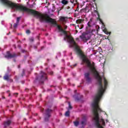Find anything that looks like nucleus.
I'll use <instances>...</instances> for the list:
<instances>
[{
	"mask_svg": "<svg viewBox=\"0 0 128 128\" xmlns=\"http://www.w3.org/2000/svg\"><path fill=\"white\" fill-rule=\"evenodd\" d=\"M36 80L42 84L44 80H48V74L43 71H41L38 76L36 77Z\"/></svg>",
	"mask_w": 128,
	"mask_h": 128,
	"instance_id": "1",
	"label": "nucleus"
},
{
	"mask_svg": "<svg viewBox=\"0 0 128 128\" xmlns=\"http://www.w3.org/2000/svg\"><path fill=\"white\" fill-rule=\"evenodd\" d=\"M20 53L18 52L17 54L16 52H13L12 54L10 53V52L7 51L6 54L4 56V58H16L18 56H20Z\"/></svg>",
	"mask_w": 128,
	"mask_h": 128,
	"instance_id": "2",
	"label": "nucleus"
},
{
	"mask_svg": "<svg viewBox=\"0 0 128 128\" xmlns=\"http://www.w3.org/2000/svg\"><path fill=\"white\" fill-rule=\"evenodd\" d=\"M52 112V110L48 108L46 110L44 122H48L50 118V114Z\"/></svg>",
	"mask_w": 128,
	"mask_h": 128,
	"instance_id": "3",
	"label": "nucleus"
},
{
	"mask_svg": "<svg viewBox=\"0 0 128 128\" xmlns=\"http://www.w3.org/2000/svg\"><path fill=\"white\" fill-rule=\"evenodd\" d=\"M90 74L89 72H86L84 74V76L88 82H90L92 80V78H90Z\"/></svg>",
	"mask_w": 128,
	"mask_h": 128,
	"instance_id": "4",
	"label": "nucleus"
},
{
	"mask_svg": "<svg viewBox=\"0 0 128 128\" xmlns=\"http://www.w3.org/2000/svg\"><path fill=\"white\" fill-rule=\"evenodd\" d=\"M12 124V121L10 120L4 122V128H7V126H9Z\"/></svg>",
	"mask_w": 128,
	"mask_h": 128,
	"instance_id": "5",
	"label": "nucleus"
},
{
	"mask_svg": "<svg viewBox=\"0 0 128 128\" xmlns=\"http://www.w3.org/2000/svg\"><path fill=\"white\" fill-rule=\"evenodd\" d=\"M3 78L4 80L8 82V80L10 79V76H8V74H6L5 76H4Z\"/></svg>",
	"mask_w": 128,
	"mask_h": 128,
	"instance_id": "6",
	"label": "nucleus"
},
{
	"mask_svg": "<svg viewBox=\"0 0 128 128\" xmlns=\"http://www.w3.org/2000/svg\"><path fill=\"white\" fill-rule=\"evenodd\" d=\"M80 38H81V40H86V34H82L80 36Z\"/></svg>",
	"mask_w": 128,
	"mask_h": 128,
	"instance_id": "7",
	"label": "nucleus"
},
{
	"mask_svg": "<svg viewBox=\"0 0 128 128\" xmlns=\"http://www.w3.org/2000/svg\"><path fill=\"white\" fill-rule=\"evenodd\" d=\"M61 3L64 4V6H66L68 4V1L66 0H62Z\"/></svg>",
	"mask_w": 128,
	"mask_h": 128,
	"instance_id": "8",
	"label": "nucleus"
},
{
	"mask_svg": "<svg viewBox=\"0 0 128 128\" xmlns=\"http://www.w3.org/2000/svg\"><path fill=\"white\" fill-rule=\"evenodd\" d=\"M103 32H104V34H110V32H108V30H106V28H104V30H103Z\"/></svg>",
	"mask_w": 128,
	"mask_h": 128,
	"instance_id": "9",
	"label": "nucleus"
},
{
	"mask_svg": "<svg viewBox=\"0 0 128 128\" xmlns=\"http://www.w3.org/2000/svg\"><path fill=\"white\" fill-rule=\"evenodd\" d=\"M84 22V20L82 19H78L76 20V24H82Z\"/></svg>",
	"mask_w": 128,
	"mask_h": 128,
	"instance_id": "10",
	"label": "nucleus"
},
{
	"mask_svg": "<svg viewBox=\"0 0 128 128\" xmlns=\"http://www.w3.org/2000/svg\"><path fill=\"white\" fill-rule=\"evenodd\" d=\"M86 120H82L81 122V124H82V126H86Z\"/></svg>",
	"mask_w": 128,
	"mask_h": 128,
	"instance_id": "11",
	"label": "nucleus"
},
{
	"mask_svg": "<svg viewBox=\"0 0 128 128\" xmlns=\"http://www.w3.org/2000/svg\"><path fill=\"white\" fill-rule=\"evenodd\" d=\"M74 124L75 126H78L80 124V122L78 121H75L74 122Z\"/></svg>",
	"mask_w": 128,
	"mask_h": 128,
	"instance_id": "12",
	"label": "nucleus"
},
{
	"mask_svg": "<svg viewBox=\"0 0 128 128\" xmlns=\"http://www.w3.org/2000/svg\"><path fill=\"white\" fill-rule=\"evenodd\" d=\"M60 20L61 22H64L66 20V18L64 17V16H60Z\"/></svg>",
	"mask_w": 128,
	"mask_h": 128,
	"instance_id": "13",
	"label": "nucleus"
},
{
	"mask_svg": "<svg viewBox=\"0 0 128 128\" xmlns=\"http://www.w3.org/2000/svg\"><path fill=\"white\" fill-rule=\"evenodd\" d=\"M98 14V20L102 24H104V22H102V20L100 18V14Z\"/></svg>",
	"mask_w": 128,
	"mask_h": 128,
	"instance_id": "14",
	"label": "nucleus"
},
{
	"mask_svg": "<svg viewBox=\"0 0 128 128\" xmlns=\"http://www.w3.org/2000/svg\"><path fill=\"white\" fill-rule=\"evenodd\" d=\"M100 122L102 124V126H106V122H104V119H101Z\"/></svg>",
	"mask_w": 128,
	"mask_h": 128,
	"instance_id": "15",
	"label": "nucleus"
},
{
	"mask_svg": "<svg viewBox=\"0 0 128 128\" xmlns=\"http://www.w3.org/2000/svg\"><path fill=\"white\" fill-rule=\"evenodd\" d=\"M64 6H62V7H59V10H58V14L60 13V10H64Z\"/></svg>",
	"mask_w": 128,
	"mask_h": 128,
	"instance_id": "16",
	"label": "nucleus"
},
{
	"mask_svg": "<svg viewBox=\"0 0 128 128\" xmlns=\"http://www.w3.org/2000/svg\"><path fill=\"white\" fill-rule=\"evenodd\" d=\"M65 116H70V110H68L67 112H66L65 113Z\"/></svg>",
	"mask_w": 128,
	"mask_h": 128,
	"instance_id": "17",
	"label": "nucleus"
},
{
	"mask_svg": "<svg viewBox=\"0 0 128 128\" xmlns=\"http://www.w3.org/2000/svg\"><path fill=\"white\" fill-rule=\"evenodd\" d=\"M18 23L16 22L14 24V28H18Z\"/></svg>",
	"mask_w": 128,
	"mask_h": 128,
	"instance_id": "18",
	"label": "nucleus"
},
{
	"mask_svg": "<svg viewBox=\"0 0 128 128\" xmlns=\"http://www.w3.org/2000/svg\"><path fill=\"white\" fill-rule=\"evenodd\" d=\"M20 20V17H18V18H17L16 22L17 24H19Z\"/></svg>",
	"mask_w": 128,
	"mask_h": 128,
	"instance_id": "19",
	"label": "nucleus"
},
{
	"mask_svg": "<svg viewBox=\"0 0 128 128\" xmlns=\"http://www.w3.org/2000/svg\"><path fill=\"white\" fill-rule=\"evenodd\" d=\"M88 28H92V23L90 22H88Z\"/></svg>",
	"mask_w": 128,
	"mask_h": 128,
	"instance_id": "20",
	"label": "nucleus"
},
{
	"mask_svg": "<svg viewBox=\"0 0 128 128\" xmlns=\"http://www.w3.org/2000/svg\"><path fill=\"white\" fill-rule=\"evenodd\" d=\"M68 106L70 110H72V105L70 104V102H68Z\"/></svg>",
	"mask_w": 128,
	"mask_h": 128,
	"instance_id": "21",
	"label": "nucleus"
},
{
	"mask_svg": "<svg viewBox=\"0 0 128 128\" xmlns=\"http://www.w3.org/2000/svg\"><path fill=\"white\" fill-rule=\"evenodd\" d=\"M26 34H30V30H26Z\"/></svg>",
	"mask_w": 128,
	"mask_h": 128,
	"instance_id": "22",
	"label": "nucleus"
},
{
	"mask_svg": "<svg viewBox=\"0 0 128 128\" xmlns=\"http://www.w3.org/2000/svg\"><path fill=\"white\" fill-rule=\"evenodd\" d=\"M80 98H78V96H77V97L76 98L75 100H76V102H78V100H80Z\"/></svg>",
	"mask_w": 128,
	"mask_h": 128,
	"instance_id": "23",
	"label": "nucleus"
},
{
	"mask_svg": "<svg viewBox=\"0 0 128 128\" xmlns=\"http://www.w3.org/2000/svg\"><path fill=\"white\" fill-rule=\"evenodd\" d=\"M8 82H14V80L9 78Z\"/></svg>",
	"mask_w": 128,
	"mask_h": 128,
	"instance_id": "24",
	"label": "nucleus"
},
{
	"mask_svg": "<svg viewBox=\"0 0 128 128\" xmlns=\"http://www.w3.org/2000/svg\"><path fill=\"white\" fill-rule=\"evenodd\" d=\"M51 76H52V74H54V72L51 71L50 72H49Z\"/></svg>",
	"mask_w": 128,
	"mask_h": 128,
	"instance_id": "25",
	"label": "nucleus"
},
{
	"mask_svg": "<svg viewBox=\"0 0 128 128\" xmlns=\"http://www.w3.org/2000/svg\"><path fill=\"white\" fill-rule=\"evenodd\" d=\"M66 10H70V6H68L66 7Z\"/></svg>",
	"mask_w": 128,
	"mask_h": 128,
	"instance_id": "26",
	"label": "nucleus"
},
{
	"mask_svg": "<svg viewBox=\"0 0 128 128\" xmlns=\"http://www.w3.org/2000/svg\"><path fill=\"white\" fill-rule=\"evenodd\" d=\"M44 108H40V112H44Z\"/></svg>",
	"mask_w": 128,
	"mask_h": 128,
	"instance_id": "27",
	"label": "nucleus"
},
{
	"mask_svg": "<svg viewBox=\"0 0 128 128\" xmlns=\"http://www.w3.org/2000/svg\"><path fill=\"white\" fill-rule=\"evenodd\" d=\"M92 22V18H90V21H89V22Z\"/></svg>",
	"mask_w": 128,
	"mask_h": 128,
	"instance_id": "28",
	"label": "nucleus"
},
{
	"mask_svg": "<svg viewBox=\"0 0 128 128\" xmlns=\"http://www.w3.org/2000/svg\"><path fill=\"white\" fill-rule=\"evenodd\" d=\"M30 42H34V38H30Z\"/></svg>",
	"mask_w": 128,
	"mask_h": 128,
	"instance_id": "29",
	"label": "nucleus"
},
{
	"mask_svg": "<svg viewBox=\"0 0 128 128\" xmlns=\"http://www.w3.org/2000/svg\"><path fill=\"white\" fill-rule=\"evenodd\" d=\"M78 10H80V8H78V6L76 10H77V12H78Z\"/></svg>",
	"mask_w": 128,
	"mask_h": 128,
	"instance_id": "30",
	"label": "nucleus"
},
{
	"mask_svg": "<svg viewBox=\"0 0 128 128\" xmlns=\"http://www.w3.org/2000/svg\"><path fill=\"white\" fill-rule=\"evenodd\" d=\"M14 95L16 94V96H18V93H14Z\"/></svg>",
	"mask_w": 128,
	"mask_h": 128,
	"instance_id": "31",
	"label": "nucleus"
},
{
	"mask_svg": "<svg viewBox=\"0 0 128 128\" xmlns=\"http://www.w3.org/2000/svg\"><path fill=\"white\" fill-rule=\"evenodd\" d=\"M18 48H20V46L18 45Z\"/></svg>",
	"mask_w": 128,
	"mask_h": 128,
	"instance_id": "32",
	"label": "nucleus"
},
{
	"mask_svg": "<svg viewBox=\"0 0 128 128\" xmlns=\"http://www.w3.org/2000/svg\"><path fill=\"white\" fill-rule=\"evenodd\" d=\"M76 34H78V30H76Z\"/></svg>",
	"mask_w": 128,
	"mask_h": 128,
	"instance_id": "33",
	"label": "nucleus"
},
{
	"mask_svg": "<svg viewBox=\"0 0 128 128\" xmlns=\"http://www.w3.org/2000/svg\"><path fill=\"white\" fill-rule=\"evenodd\" d=\"M106 38V40H108V37L107 36V37L106 38Z\"/></svg>",
	"mask_w": 128,
	"mask_h": 128,
	"instance_id": "34",
	"label": "nucleus"
},
{
	"mask_svg": "<svg viewBox=\"0 0 128 128\" xmlns=\"http://www.w3.org/2000/svg\"><path fill=\"white\" fill-rule=\"evenodd\" d=\"M22 52H24V50H22Z\"/></svg>",
	"mask_w": 128,
	"mask_h": 128,
	"instance_id": "35",
	"label": "nucleus"
},
{
	"mask_svg": "<svg viewBox=\"0 0 128 128\" xmlns=\"http://www.w3.org/2000/svg\"><path fill=\"white\" fill-rule=\"evenodd\" d=\"M22 84H24V82H22Z\"/></svg>",
	"mask_w": 128,
	"mask_h": 128,
	"instance_id": "36",
	"label": "nucleus"
},
{
	"mask_svg": "<svg viewBox=\"0 0 128 128\" xmlns=\"http://www.w3.org/2000/svg\"><path fill=\"white\" fill-rule=\"evenodd\" d=\"M74 92H76V90H74Z\"/></svg>",
	"mask_w": 128,
	"mask_h": 128,
	"instance_id": "37",
	"label": "nucleus"
},
{
	"mask_svg": "<svg viewBox=\"0 0 128 128\" xmlns=\"http://www.w3.org/2000/svg\"><path fill=\"white\" fill-rule=\"evenodd\" d=\"M78 28H80V25H78Z\"/></svg>",
	"mask_w": 128,
	"mask_h": 128,
	"instance_id": "38",
	"label": "nucleus"
},
{
	"mask_svg": "<svg viewBox=\"0 0 128 128\" xmlns=\"http://www.w3.org/2000/svg\"><path fill=\"white\" fill-rule=\"evenodd\" d=\"M10 92V90L7 91V92Z\"/></svg>",
	"mask_w": 128,
	"mask_h": 128,
	"instance_id": "39",
	"label": "nucleus"
},
{
	"mask_svg": "<svg viewBox=\"0 0 128 128\" xmlns=\"http://www.w3.org/2000/svg\"><path fill=\"white\" fill-rule=\"evenodd\" d=\"M3 98H6L5 97H3Z\"/></svg>",
	"mask_w": 128,
	"mask_h": 128,
	"instance_id": "40",
	"label": "nucleus"
},
{
	"mask_svg": "<svg viewBox=\"0 0 128 128\" xmlns=\"http://www.w3.org/2000/svg\"><path fill=\"white\" fill-rule=\"evenodd\" d=\"M75 28L76 29V26Z\"/></svg>",
	"mask_w": 128,
	"mask_h": 128,
	"instance_id": "41",
	"label": "nucleus"
},
{
	"mask_svg": "<svg viewBox=\"0 0 128 128\" xmlns=\"http://www.w3.org/2000/svg\"><path fill=\"white\" fill-rule=\"evenodd\" d=\"M76 66V64H75V65H74V66Z\"/></svg>",
	"mask_w": 128,
	"mask_h": 128,
	"instance_id": "42",
	"label": "nucleus"
},
{
	"mask_svg": "<svg viewBox=\"0 0 128 128\" xmlns=\"http://www.w3.org/2000/svg\"><path fill=\"white\" fill-rule=\"evenodd\" d=\"M10 96V94H9V96Z\"/></svg>",
	"mask_w": 128,
	"mask_h": 128,
	"instance_id": "43",
	"label": "nucleus"
},
{
	"mask_svg": "<svg viewBox=\"0 0 128 128\" xmlns=\"http://www.w3.org/2000/svg\"><path fill=\"white\" fill-rule=\"evenodd\" d=\"M106 122H108V120H106Z\"/></svg>",
	"mask_w": 128,
	"mask_h": 128,
	"instance_id": "44",
	"label": "nucleus"
},
{
	"mask_svg": "<svg viewBox=\"0 0 128 128\" xmlns=\"http://www.w3.org/2000/svg\"><path fill=\"white\" fill-rule=\"evenodd\" d=\"M84 128V126H82V128Z\"/></svg>",
	"mask_w": 128,
	"mask_h": 128,
	"instance_id": "45",
	"label": "nucleus"
},
{
	"mask_svg": "<svg viewBox=\"0 0 128 128\" xmlns=\"http://www.w3.org/2000/svg\"><path fill=\"white\" fill-rule=\"evenodd\" d=\"M12 26V24H11V26Z\"/></svg>",
	"mask_w": 128,
	"mask_h": 128,
	"instance_id": "46",
	"label": "nucleus"
},
{
	"mask_svg": "<svg viewBox=\"0 0 128 128\" xmlns=\"http://www.w3.org/2000/svg\"><path fill=\"white\" fill-rule=\"evenodd\" d=\"M35 0V2L36 0Z\"/></svg>",
	"mask_w": 128,
	"mask_h": 128,
	"instance_id": "47",
	"label": "nucleus"
},
{
	"mask_svg": "<svg viewBox=\"0 0 128 128\" xmlns=\"http://www.w3.org/2000/svg\"><path fill=\"white\" fill-rule=\"evenodd\" d=\"M34 128H36V127H35Z\"/></svg>",
	"mask_w": 128,
	"mask_h": 128,
	"instance_id": "48",
	"label": "nucleus"
}]
</instances>
